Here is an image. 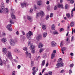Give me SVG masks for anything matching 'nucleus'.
Listing matches in <instances>:
<instances>
[{
	"label": "nucleus",
	"instance_id": "obj_1",
	"mask_svg": "<svg viewBox=\"0 0 75 75\" xmlns=\"http://www.w3.org/2000/svg\"><path fill=\"white\" fill-rule=\"evenodd\" d=\"M61 60H62L61 58H60L59 59H58V60L57 62L58 63L56 65V66L58 67H62V66L64 65L63 62H62V61Z\"/></svg>",
	"mask_w": 75,
	"mask_h": 75
},
{
	"label": "nucleus",
	"instance_id": "obj_2",
	"mask_svg": "<svg viewBox=\"0 0 75 75\" xmlns=\"http://www.w3.org/2000/svg\"><path fill=\"white\" fill-rule=\"evenodd\" d=\"M33 32L31 31H30L29 32H28V33L26 34V37L29 40H30L31 39V37L30 36L33 35Z\"/></svg>",
	"mask_w": 75,
	"mask_h": 75
},
{
	"label": "nucleus",
	"instance_id": "obj_3",
	"mask_svg": "<svg viewBox=\"0 0 75 75\" xmlns=\"http://www.w3.org/2000/svg\"><path fill=\"white\" fill-rule=\"evenodd\" d=\"M39 14H40V16L41 17H43V16H44V13L43 11H41L40 12L39 14V13L36 14V18H38V15H39Z\"/></svg>",
	"mask_w": 75,
	"mask_h": 75
},
{
	"label": "nucleus",
	"instance_id": "obj_4",
	"mask_svg": "<svg viewBox=\"0 0 75 75\" xmlns=\"http://www.w3.org/2000/svg\"><path fill=\"white\" fill-rule=\"evenodd\" d=\"M30 50H32L31 52L32 54H34L35 53V49L34 48H35V46L33 45H31L30 46Z\"/></svg>",
	"mask_w": 75,
	"mask_h": 75
},
{
	"label": "nucleus",
	"instance_id": "obj_5",
	"mask_svg": "<svg viewBox=\"0 0 75 75\" xmlns=\"http://www.w3.org/2000/svg\"><path fill=\"white\" fill-rule=\"evenodd\" d=\"M11 26L12 25L10 23L6 26V28L9 31H12V29L10 28L11 27Z\"/></svg>",
	"mask_w": 75,
	"mask_h": 75
},
{
	"label": "nucleus",
	"instance_id": "obj_6",
	"mask_svg": "<svg viewBox=\"0 0 75 75\" xmlns=\"http://www.w3.org/2000/svg\"><path fill=\"white\" fill-rule=\"evenodd\" d=\"M51 45L52 47H55L57 45V44L54 41H52L51 42Z\"/></svg>",
	"mask_w": 75,
	"mask_h": 75
},
{
	"label": "nucleus",
	"instance_id": "obj_7",
	"mask_svg": "<svg viewBox=\"0 0 75 75\" xmlns=\"http://www.w3.org/2000/svg\"><path fill=\"white\" fill-rule=\"evenodd\" d=\"M10 44L11 45H12V46L15 45V42H14V41L12 39H10Z\"/></svg>",
	"mask_w": 75,
	"mask_h": 75
},
{
	"label": "nucleus",
	"instance_id": "obj_8",
	"mask_svg": "<svg viewBox=\"0 0 75 75\" xmlns=\"http://www.w3.org/2000/svg\"><path fill=\"white\" fill-rule=\"evenodd\" d=\"M21 6L22 8H23L24 7V6H25V7H26L27 6H28L29 5V4H27V3L26 2H25L23 3H21Z\"/></svg>",
	"mask_w": 75,
	"mask_h": 75
},
{
	"label": "nucleus",
	"instance_id": "obj_9",
	"mask_svg": "<svg viewBox=\"0 0 75 75\" xmlns=\"http://www.w3.org/2000/svg\"><path fill=\"white\" fill-rule=\"evenodd\" d=\"M26 55L27 57H28L29 58H30L31 57V53H28V52L27 51L25 52Z\"/></svg>",
	"mask_w": 75,
	"mask_h": 75
},
{
	"label": "nucleus",
	"instance_id": "obj_10",
	"mask_svg": "<svg viewBox=\"0 0 75 75\" xmlns=\"http://www.w3.org/2000/svg\"><path fill=\"white\" fill-rule=\"evenodd\" d=\"M2 52L4 54H7V49L6 48H3Z\"/></svg>",
	"mask_w": 75,
	"mask_h": 75
},
{
	"label": "nucleus",
	"instance_id": "obj_11",
	"mask_svg": "<svg viewBox=\"0 0 75 75\" xmlns=\"http://www.w3.org/2000/svg\"><path fill=\"white\" fill-rule=\"evenodd\" d=\"M6 56L7 57L10 58L11 56V53L9 51H8L7 54H6Z\"/></svg>",
	"mask_w": 75,
	"mask_h": 75
},
{
	"label": "nucleus",
	"instance_id": "obj_12",
	"mask_svg": "<svg viewBox=\"0 0 75 75\" xmlns=\"http://www.w3.org/2000/svg\"><path fill=\"white\" fill-rule=\"evenodd\" d=\"M1 7L2 9V11H4V3H1Z\"/></svg>",
	"mask_w": 75,
	"mask_h": 75
},
{
	"label": "nucleus",
	"instance_id": "obj_13",
	"mask_svg": "<svg viewBox=\"0 0 75 75\" xmlns=\"http://www.w3.org/2000/svg\"><path fill=\"white\" fill-rule=\"evenodd\" d=\"M27 18L28 20H29V21H30V22H32V21H33L32 18L30 16H28Z\"/></svg>",
	"mask_w": 75,
	"mask_h": 75
},
{
	"label": "nucleus",
	"instance_id": "obj_14",
	"mask_svg": "<svg viewBox=\"0 0 75 75\" xmlns=\"http://www.w3.org/2000/svg\"><path fill=\"white\" fill-rule=\"evenodd\" d=\"M42 37V36L41 35H38V37H36V39L38 41H39L40 40V38H41V37Z\"/></svg>",
	"mask_w": 75,
	"mask_h": 75
},
{
	"label": "nucleus",
	"instance_id": "obj_15",
	"mask_svg": "<svg viewBox=\"0 0 75 75\" xmlns=\"http://www.w3.org/2000/svg\"><path fill=\"white\" fill-rule=\"evenodd\" d=\"M55 25H54V24H53L52 25V30H55Z\"/></svg>",
	"mask_w": 75,
	"mask_h": 75
},
{
	"label": "nucleus",
	"instance_id": "obj_16",
	"mask_svg": "<svg viewBox=\"0 0 75 75\" xmlns=\"http://www.w3.org/2000/svg\"><path fill=\"white\" fill-rule=\"evenodd\" d=\"M53 34H54V35H58V32L56 30H54L53 32Z\"/></svg>",
	"mask_w": 75,
	"mask_h": 75
},
{
	"label": "nucleus",
	"instance_id": "obj_17",
	"mask_svg": "<svg viewBox=\"0 0 75 75\" xmlns=\"http://www.w3.org/2000/svg\"><path fill=\"white\" fill-rule=\"evenodd\" d=\"M43 46V45H42L41 43H40L39 44V48H41Z\"/></svg>",
	"mask_w": 75,
	"mask_h": 75
},
{
	"label": "nucleus",
	"instance_id": "obj_18",
	"mask_svg": "<svg viewBox=\"0 0 75 75\" xmlns=\"http://www.w3.org/2000/svg\"><path fill=\"white\" fill-rule=\"evenodd\" d=\"M1 41L3 42H6V41H7V40H6V38H3L2 40Z\"/></svg>",
	"mask_w": 75,
	"mask_h": 75
},
{
	"label": "nucleus",
	"instance_id": "obj_19",
	"mask_svg": "<svg viewBox=\"0 0 75 75\" xmlns=\"http://www.w3.org/2000/svg\"><path fill=\"white\" fill-rule=\"evenodd\" d=\"M55 57V55L54 53H52V54L51 58L52 59H53V58H54Z\"/></svg>",
	"mask_w": 75,
	"mask_h": 75
},
{
	"label": "nucleus",
	"instance_id": "obj_20",
	"mask_svg": "<svg viewBox=\"0 0 75 75\" xmlns=\"http://www.w3.org/2000/svg\"><path fill=\"white\" fill-rule=\"evenodd\" d=\"M42 4V1H40L38 2V4L39 6H40Z\"/></svg>",
	"mask_w": 75,
	"mask_h": 75
},
{
	"label": "nucleus",
	"instance_id": "obj_21",
	"mask_svg": "<svg viewBox=\"0 0 75 75\" xmlns=\"http://www.w3.org/2000/svg\"><path fill=\"white\" fill-rule=\"evenodd\" d=\"M11 17L12 19H15V18H16L15 16H14V15L13 13L11 14Z\"/></svg>",
	"mask_w": 75,
	"mask_h": 75
},
{
	"label": "nucleus",
	"instance_id": "obj_22",
	"mask_svg": "<svg viewBox=\"0 0 75 75\" xmlns=\"http://www.w3.org/2000/svg\"><path fill=\"white\" fill-rule=\"evenodd\" d=\"M71 27H74V22H71L70 23Z\"/></svg>",
	"mask_w": 75,
	"mask_h": 75
},
{
	"label": "nucleus",
	"instance_id": "obj_23",
	"mask_svg": "<svg viewBox=\"0 0 75 75\" xmlns=\"http://www.w3.org/2000/svg\"><path fill=\"white\" fill-rule=\"evenodd\" d=\"M43 35L44 37H45L47 35V32H45L43 33Z\"/></svg>",
	"mask_w": 75,
	"mask_h": 75
},
{
	"label": "nucleus",
	"instance_id": "obj_24",
	"mask_svg": "<svg viewBox=\"0 0 75 75\" xmlns=\"http://www.w3.org/2000/svg\"><path fill=\"white\" fill-rule=\"evenodd\" d=\"M42 28L43 30H45L46 29V25H43L42 26Z\"/></svg>",
	"mask_w": 75,
	"mask_h": 75
},
{
	"label": "nucleus",
	"instance_id": "obj_25",
	"mask_svg": "<svg viewBox=\"0 0 75 75\" xmlns=\"http://www.w3.org/2000/svg\"><path fill=\"white\" fill-rule=\"evenodd\" d=\"M57 8H58V5H56L54 8V10H57Z\"/></svg>",
	"mask_w": 75,
	"mask_h": 75
},
{
	"label": "nucleus",
	"instance_id": "obj_26",
	"mask_svg": "<svg viewBox=\"0 0 75 75\" xmlns=\"http://www.w3.org/2000/svg\"><path fill=\"white\" fill-rule=\"evenodd\" d=\"M45 60H44L42 62V66H44L45 65Z\"/></svg>",
	"mask_w": 75,
	"mask_h": 75
},
{
	"label": "nucleus",
	"instance_id": "obj_27",
	"mask_svg": "<svg viewBox=\"0 0 75 75\" xmlns=\"http://www.w3.org/2000/svg\"><path fill=\"white\" fill-rule=\"evenodd\" d=\"M34 61H31V65L32 66V67H33V66H34Z\"/></svg>",
	"mask_w": 75,
	"mask_h": 75
},
{
	"label": "nucleus",
	"instance_id": "obj_28",
	"mask_svg": "<svg viewBox=\"0 0 75 75\" xmlns=\"http://www.w3.org/2000/svg\"><path fill=\"white\" fill-rule=\"evenodd\" d=\"M66 16L67 18H69L70 17V14L69 13H67L66 14Z\"/></svg>",
	"mask_w": 75,
	"mask_h": 75
},
{
	"label": "nucleus",
	"instance_id": "obj_29",
	"mask_svg": "<svg viewBox=\"0 0 75 75\" xmlns=\"http://www.w3.org/2000/svg\"><path fill=\"white\" fill-rule=\"evenodd\" d=\"M35 68H36V67H34L33 68L32 70L33 72L36 71L35 70Z\"/></svg>",
	"mask_w": 75,
	"mask_h": 75
},
{
	"label": "nucleus",
	"instance_id": "obj_30",
	"mask_svg": "<svg viewBox=\"0 0 75 75\" xmlns=\"http://www.w3.org/2000/svg\"><path fill=\"white\" fill-rule=\"evenodd\" d=\"M10 23H11V24H14V23L13 22V20H10Z\"/></svg>",
	"mask_w": 75,
	"mask_h": 75
},
{
	"label": "nucleus",
	"instance_id": "obj_31",
	"mask_svg": "<svg viewBox=\"0 0 75 75\" xmlns=\"http://www.w3.org/2000/svg\"><path fill=\"white\" fill-rule=\"evenodd\" d=\"M42 51H43V49L42 48H41L40 49L39 52L40 53H41V52H42Z\"/></svg>",
	"mask_w": 75,
	"mask_h": 75
},
{
	"label": "nucleus",
	"instance_id": "obj_32",
	"mask_svg": "<svg viewBox=\"0 0 75 75\" xmlns=\"http://www.w3.org/2000/svg\"><path fill=\"white\" fill-rule=\"evenodd\" d=\"M46 57H47V55H46V54H44L43 56V58H45Z\"/></svg>",
	"mask_w": 75,
	"mask_h": 75
},
{
	"label": "nucleus",
	"instance_id": "obj_33",
	"mask_svg": "<svg viewBox=\"0 0 75 75\" xmlns=\"http://www.w3.org/2000/svg\"><path fill=\"white\" fill-rule=\"evenodd\" d=\"M61 7V5L60 4H57V7H58L59 8H60Z\"/></svg>",
	"mask_w": 75,
	"mask_h": 75
},
{
	"label": "nucleus",
	"instance_id": "obj_34",
	"mask_svg": "<svg viewBox=\"0 0 75 75\" xmlns=\"http://www.w3.org/2000/svg\"><path fill=\"white\" fill-rule=\"evenodd\" d=\"M15 51V52H19V50L17 49H16L14 50Z\"/></svg>",
	"mask_w": 75,
	"mask_h": 75
},
{
	"label": "nucleus",
	"instance_id": "obj_35",
	"mask_svg": "<svg viewBox=\"0 0 75 75\" xmlns=\"http://www.w3.org/2000/svg\"><path fill=\"white\" fill-rule=\"evenodd\" d=\"M70 2L71 4H73V3H74V0H70Z\"/></svg>",
	"mask_w": 75,
	"mask_h": 75
},
{
	"label": "nucleus",
	"instance_id": "obj_36",
	"mask_svg": "<svg viewBox=\"0 0 75 75\" xmlns=\"http://www.w3.org/2000/svg\"><path fill=\"white\" fill-rule=\"evenodd\" d=\"M49 18H50V16L47 15L46 16V20H48V19Z\"/></svg>",
	"mask_w": 75,
	"mask_h": 75
},
{
	"label": "nucleus",
	"instance_id": "obj_37",
	"mask_svg": "<svg viewBox=\"0 0 75 75\" xmlns=\"http://www.w3.org/2000/svg\"><path fill=\"white\" fill-rule=\"evenodd\" d=\"M23 50L24 51H27V48L26 47H25L23 48Z\"/></svg>",
	"mask_w": 75,
	"mask_h": 75
},
{
	"label": "nucleus",
	"instance_id": "obj_38",
	"mask_svg": "<svg viewBox=\"0 0 75 75\" xmlns=\"http://www.w3.org/2000/svg\"><path fill=\"white\" fill-rule=\"evenodd\" d=\"M53 14H53V13H51L50 15V17H53Z\"/></svg>",
	"mask_w": 75,
	"mask_h": 75
},
{
	"label": "nucleus",
	"instance_id": "obj_39",
	"mask_svg": "<svg viewBox=\"0 0 75 75\" xmlns=\"http://www.w3.org/2000/svg\"><path fill=\"white\" fill-rule=\"evenodd\" d=\"M34 10H35V11L37 9V6H34Z\"/></svg>",
	"mask_w": 75,
	"mask_h": 75
},
{
	"label": "nucleus",
	"instance_id": "obj_40",
	"mask_svg": "<svg viewBox=\"0 0 75 75\" xmlns=\"http://www.w3.org/2000/svg\"><path fill=\"white\" fill-rule=\"evenodd\" d=\"M52 71H49L48 72V74L49 75H52Z\"/></svg>",
	"mask_w": 75,
	"mask_h": 75
},
{
	"label": "nucleus",
	"instance_id": "obj_41",
	"mask_svg": "<svg viewBox=\"0 0 75 75\" xmlns=\"http://www.w3.org/2000/svg\"><path fill=\"white\" fill-rule=\"evenodd\" d=\"M0 65H3V62L1 60H0Z\"/></svg>",
	"mask_w": 75,
	"mask_h": 75
},
{
	"label": "nucleus",
	"instance_id": "obj_42",
	"mask_svg": "<svg viewBox=\"0 0 75 75\" xmlns=\"http://www.w3.org/2000/svg\"><path fill=\"white\" fill-rule=\"evenodd\" d=\"M68 5L67 4H66L65 6V9H67L68 8Z\"/></svg>",
	"mask_w": 75,
	"mask_h": 75
},
{
	"label": "nucleus",
	"instance_id": "obj_43",
	"mask_svg": "<svg viewBox=\"0 0 75 75\" xmlns=\"http://www.w3.org/2000/svg\"><path fill=\"white\" fill-rule=\"evenodd\" d=\"M69 67H74V64H71L70 65Z\"/></svg>",
	"mask_w": 75,
	"mask_h": 75
},
{
	"label": "nucleus",
	"instance_id": "obj_44",
	"mask_svg": "<svg viewBox=\"0 0 75 75\" xmlns=\"http://www.w3.org/2000/svg\"><path fill=\"white\" fill-rule=\"evenodd\" d=\"M15 73H16V71H13L12 72V75H15Z\"/></svg>",
	"mask_w": 75,
	"mask_h": 75
},
{
	"label": "nucleus",
	"instance_id": "obj_45",
	"mask_svg": "<svg viewBox=\"0 0 75 75\" xmlns=\"http://www.w3.org/2000/svg\"><path fill=\"white\" fill-rule=\"evenodd\" d=\"M6 8V13H8V8Z\"/></svg>",
	"mask_w": 75,
	"mask_h": 75
},
{
	"label": "nucleus",
	"instance_id": "obj_46",
	"mask_svg": "<svg viewBox=\"0 0 75 75\" xmlns=\"http://www.w3.org/2000/svg\"><path fill=\"white\" fill-rule=\"evenodd\" d=\"M62 50H63L64 51V50H67V48L65 47H64L62 48Z\"/></svg>",
	"mask_w": 75,
	"mask_h": 75
},
{
	"label": "nucleus",
	"instance_id": "obj_47",
	"mask_svg": "<svg viewBox=\"0 0 75 75\" xmlns=\"http://www.w3.org/2000/svg\"><path fill=\"white\" fill-rule=\"evenodd\" d=\"M28 45L29 46H30V45H31V41H29L28 42Z\"/></svg>",
	"mask_w": 75,
	"mask_h": 75
},
{
	"label": "nucleus",
	"instance_id": "obj_48",
	"mask_svg": "<svg viewBox=\"0 0 75 75\" xmlns=\"http://www.w3.org/2000/svg\"><path fill=\"white\" fill-rule=\"evenodd\" d=\"M62 43H63V41H62L60 43V46L62 47Z\"/></svg>",
	"mask_w": 75,
	"mask_h": 75
},
{
	"label": "nucleus",
	"instance_id": "obj_49",
	"mask_svg": "<svg viewBox=\"0 0 75 75\" xmlns=\"http://www.w3.org/2000/svg\"><path fill=\"white\" fill-rule=\"evenodd\" d=\"M62 31H64V28H61L59 30V31L60 32H61Z\"/></svg>",
	"mask_w": 75,
	"mask_h": 75
},
{
	"label": "nucleus",
	"instance_id": "obj_50",
	"mask_svg": "<svg viewBox=\"0 0 75 75\" xmlns=\"http://www.w3.org/2000/svg\"><path fill=\"white\" fill-rule=\"evenodd\" d=\"M75 11V7H74V8L72 9V10L71 11V12H73V11Z\"/></svg>",
	"mask_w": 75,
	"mask_h": 75
},
{
	"label": "nucleus",
	"instance_id": "obj_51",
	"mask_svg": "<svg viewBox=\"0 0 75 75\" xmlns=\"http://www.w3.org/2000/svg\"><path fill=\"white\" fill-rule=\"evenodd\" d=\"M65 72V71H64V70H62L61 71L60 73H64Z\"/></svg>",
	"mask_w": 75,
	"mask_h": 75
},
{
	"label": "nucleus",
	"instance_id": "obj_52",
	"mask_svg": "<svg viewBox=\"0 0 75 75\" xmlns=\"http://www.w3.org/2000/svg\"><path fill=\"white\" fill-rule=\"evenodd\" d=\"M36 72V71H33V72L32 73L33 75H35Z\"/></svg>",
	"mask_w": 75,
	"mask_h": 75
},
{
	"label": "nucleus",
	"instance_id": "obj_53",
	"mask_svg": "<svg viewBox=\"0 0 75 75\" xmlns=\"http://www.w3.org/2000/svg\"><path fill=\"white\" fill-rule=\"evenodd\" d=\"M21 68V66L20 65H19L18 66V69H20Z\"/></svg>",
	"mask_w": 75,
	"mask_h": 75
},
{
	"label": "nucleus",
	"instance_id": "obj_54",
	"mask_svg": "<svg viewBox=\"0 0 75 75\" xmlns=\"http://www.w3.org/2000/svg\"><path fill=\"white\" fill-rule=\"evenodd\" d=\"M69 74H71L72 73V70L70 69L69 71Z\"/></svg>",
	"mask_w": 75,
	"mask_h": 75
},
{
	"label": "nucleus",
	"instance_id": "obj_55",
	"mask_svg": "<svg viewBox=\"0 0 75 75\" xmlns=\"http://www.w3.org/2000/svg\"><path fill=\"white\" fill-rule=\"evenodd\" d=\"M62 53H63V54H64V50L63 49H62Z\"/></svg>",
	"mask_w": 75,
	"mask_h": 75
},
{
	"label": "nucleus",
	"instance_id": "obj_56",
	"mask_svg": "<svg viewBox=\"0 0 75 75\" xmlns=\"http://www.w3.org/2000/svg\"><path fill=\"white\" fill-rule=\"evenodd\" d=\"M70 55L71 56H73L74 55V53H70Z\"/></svg>",
	"mask_w": 75,
	"mask_h": 75
},
{
	"label": "nucleus",
	"instance_id": "obj_57",
	"mask_svg": "<svg viewBox=\"0 0 75 75\" xmlns=\"http://www.w3.org/2000/svg\"><path fill=\"white\" fill-rule=\"evenodd\" d=\"M46 4H50V1H47L46 3Z\"/></svg>",
	"mask_w": 75,
	"mask_h": 75
},
{
	"label": "nucleus",
	"instance_id": "obj_58",
	"mask_svg": "<svg viewBox=\"0 0 75 75\" xmlns=\"http://www.w3.org/2000/svg\"><path fill=\"white\" fill-rule=\"evenodd\" d=\"M22 33L23 34V35H25V33H24V32H23V31H22Z\"/></svg>",
	"mask_w": 75,
	"mask_h": 75
},
{
	"label": "nucleus",
	"instance_id": "obj_59",
	"mask_svg": "<svg viewBox=\"0 0 75 75\" xmlns=\"http://www.w3.org/2000/svg\"><path fill=\"white\" fill-rule=\"evenodd\" d=\"M71 17H73V12H71Z\"/></svg>",
	"mask_w": 75,
	"mask_h": 75
},
{
	"label": "nucleus",
	"instance_id": "obj_60",
	"mask_svg": "<svg viewBox=\"0 0 75 75\" xmlns=\"http://www.w3.org/2000/svg\"><path fill=\"white\" fill-rule=\"evenodd\" d=\"M9 1V0H6V3H8Z\"/></svg>",
	"mask_w": 75,
	"mask_h": 75
},
{
	"label": "nucleus",
	"instance_id": "obj_61",
	"mask_svg": "<svg viewBox=\"0 0 75 75\" xmlns=\"http://www.w3.org/2000/svg\"><path fill=\"white\" fill-rule=\"evenodd\" d=\"M69 34V32H68L67 34H66V36L67 37L68 35V34Z\"/></svg>",
	"mask_w": 75,
	"mask_h": 75
},
{
	"label": "nucleus",
	"instance_id": "obj_62",
	"mask_svg": "<svg viewBox=\"0 0 75 75\" xmlns=\"http://www.w3.org/2000/svg\"><path fill=\"white\" fill-rule=\"evenodd\" d=\"M3 63H4V64H5L6 63V61L5 60H4L3 61Z\"/></svg>",
	"mask_w": 75,
	"mask_h": 75
},
{
	"label": "nucleus",
	"instance_id": "obj_63",
	"mask_svg": "<svg viewBox=\"0 0 75 75\" xmlns=\"http://www.w3.org/2000/svg\"><path fill=\"white\" fill-rule=\"evenodd\" d=\"M16 34H17V35H18V34H19V33H18V31H17L16 32Z\"/></svg>",
	"mask_w": 75,
	"mask_h": 75
},
{
	"label": "nucleus",
	"instance_id": "obj_64",
	"mask_svg": "<svg viewBox=\"0 0 75 75\" xmlns=\"http://www.w3.org/2000/svg\"><path fill=\"white\" fill-rule=\"evenodd\" d=\"M48 63H47L46 65V67H48Z\"/></svg>",
	"mask_w": 75,
	"mask_h": 75
}]
</instances>
